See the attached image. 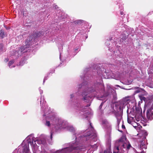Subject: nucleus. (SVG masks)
<instances>
[{"mask_svg": "<svg viewBox=\"0 0 153 153\" xmlns=\"http://www.w3.org/2000/svg\"><path fill=\"white\" fill-rule=\"evenodd\" d=\"M120 14L121 15H123V12H120Z\"/></svg>", "mask_w": 153, "mask_h": 153, "instance_id": "nucleus-28", "label": "nucleus"}, {"mask_svg": "<svg viewBox=\"0 0 153 153\" xmlns=\"http://www.w3.org/2000/svg\"><path fill=\"white\" fill-rule=\"evenodd\" d=\"M90 89L92 95L95 94V96H94V97L96 96L98 100L104 101L101 103L99 106L100 109L101 108L103 104L107 100V96L111 94L114 96L115 95V91L110 85H107V91L106 92L105 91L101 77H100L99 81H97L96 83L91 87Z\"/></svg>", "mask_w": 153, "mask_h": 153, "instance_id": "nucleus-4", "label": "nucleus"}, {"mask_svg": "<svg viewBox=\"0 0 153 153\" xmlns=\"http://www.w3.org/2000/svg\"><path fill=\"white\" fill-rule=\"evenodd\" d=\"M137 90L135 91V93H137L140 92V88H139V87H137Z\"/></svg>", "mask_w": 153, "mask_h": 153, "instance_id": "nucleus-21", "label": "nucleus"}, {"mask_svg": "<svg viewBox=\"0 0 153 153\" xmlns=\"http://www.w3.org/2000/svg\"><path fill=\"white\" fill-rule=\"evenodd\" d=\"M102 123L103 124L107 125V124L108 123V122L106 120H102Z\"/></svg>", "mask_w": 153, "mask_h": 153, "instance_id": "nucleus-19", "label": "nucleus"}, {"mask_svg": "<svg viewBox=\"0 0 153 153\" xmlns=\"http://www.w3.org/2000/svg\"><path fill=\"white\" fill-rule=\"evenodd\" d=\"M82 21L81 20H77L75 21V23L77 24L81 23L82 22Z\"/></svg>", "mask_w": 153, "mask_h": 153, "instance_id": "nucleus-20", "label": "nucleus"}, {"mask_svg": "<svg viewBox=\"0 0 153 153\" xmlns=\"http://www.w3.org/2000/svg\"><path fill=\"white\" fill-rule=\"evenodd\" d=\"M122 127L123 128H125V126L123 125H122Z\"/></svg>", "mask_w": 153, "mask_h": 153, "instance_id": "nucleus-24", "label": "nucleus"}, {"mask_svg": "<svg viewBox=\"0 0 153 153\" xmlns=\"http://www.w3.org/2000/svg\"><path fill=\"white\" fill-rule=\"evenodd\" d=\"M132 148L125 135L122 136L115 144L113 153H124Z\"/></svg>", "mask_w": 153, "mask_h": 153, "instance_id": "nucleus-6", "label": "nucleus"}, {"mask_svg": "<svg viewBox=\"0 0 153 153\" xmlns=\"http://www.w3.org/2000/svg\"><path fill=\"white\" fill-rule=\"evenodd\" d=\"M85 78H85V77H84V78L83 79V80H85Z\"/></svg>", "mask_w": 153, "mask_h": 153, "instance_id": "nucleus-29", "label": "nucleus"}, {"mask_svg": "<svg viewBox=\"0 0 153 153\" xmlns=\"http://www.w3.org/2000/svg\"><path fill=\"white\" fill-rule=\"evenodd\" d=\"M5 35L4 34V31L2 30H0V37H1L2 38H4L5 37Z\"/></svg>", "mask_w": 153, "mask_h": 153, "instance_id": "nucleus-16", "label": "nucleus"}, {"mask_svg": "<svg viewBox=\"0 0 153 153\" xmlns=\"http://www.w3.org/2000/svg\"><path fill=\"white\" fill-rule=\"evenodd\" d=\"M128 123L130 124H131V122L128 117Z\"/></svg>", "mask_w": 153, "mask_h": 153, "instance_id": "nucleus-22", "label": "nucleus"}, {"mask_svg": "<svg viewBox=\"0 0 153 153\" xmlns=\"http://www.w3.org/2000/svg\"><path fill=\"white\" fill-rule=\"evenodd\" d=\"M80 77H81V78H82V76H81Z\"/></svg>", "mask_w": 153, "mask_h": 153, "instance_id": "nucleus-33", "label": "nucleus"}, {"mask_svg": "<svg viewBox=\"0 0 153 153\" xmlns=\"http://www.w3.org/2000/svg\"><path fill=\"white\" fill-rule=\"evenodd\" d=\"M54 7H55V8L56 9L57 8V6L56 5H55L54 6Z\"/></svg>", "mask_w": 153, "mask_h": 153, "instance_id": "nucleus-26", "label": "nucleus"}, {"mask_svg": "<svg viewBox=\"0 0 153 153\" xmlns=\"http://www.w3.org/2000/svg\"><path fill=\"white\" fill-rule=\"evenodd\" d=\"M85 83H83L81 85H78V88H84V89L82 94V100L86 102H88V104L84 107L83 106H81V105L79 103L78 100H75L73 102V105L74 107L76 109H78L80 111L79 112L80 115H83V117L84 118H89L92 115L91 112L88 111L89 110L88 107L89 106L92 101L93 97L94 95H92V93L91 92L90 88V86L88 85H87V83L85 85Z\"/></svg>", "mask_w": 153, "mask_h": 153, "instance_id": "nucleus-3", "label": "nucleus"}, {"mask_svg": "<svg viewBox=\"0 0 153 153\" xmlns=\"http://www.w3.org/2000/svg\"><path fill=\"white\" fill-rule=\"evenodd\" d=\"M130 101V100L128 98H126L120 101L118 104L115 105L114 109L117 112L115 116L117 120L118 125H119L122 120V113L123 109L125 108Z\"/></svg>", "mask_w": 153, "mask_h": 153, "instance_id": "nucleus-8", "label": "nucleus"}, {"mask_svg": "<svg viewBox=\"0 0 153 153\" xmlns=\"http://www.w3.org/2000/svg\"><path fill=\"white\" fill-rule=\"evenodd\" d=\"M14 60H11L8 63V66L10 68H11L15 67V65L14 64Z\"/></svg>", "mask_w": 153, "mask_h": 153, "instance_id": "nucleus-13", "label": "nucleus"}, {"mask_svg": "<svg viewBox=\"0 0 153 153\" xmlns=\"http://www.w3.org/2000/svg\"><path fill=\"white\" fill-rule=\"evenodd\" d=\"M147 143H146V137L143 138V140L141 142L140 145V148L141 149H143V152H141V153H145V152L144 150H146L147 148Z\"/></svg>", "mask_w": 153, "mask_h": 153, "instance_id": "nucleus-9", "label": "nucleus"}, {"mask_svg": "<svg viewBox=\"0 0 153 153\" xmlns=\"http://www.w3.org/2000/svg\"><path fill=\"white\" fill-rule=\"evenodd\" d=\"M116 86H117V87H120L119 85H116Z\"/></svg>", "mask_w": 153, "mask_h": 153, "instance_id": "nucleus-30", "label": "nucleus"}, {"mask_svg": "<svg viewBox=\"0 0 153 153\" xmlns=\"http://www.w3.org/2000/svg\"><path fill=\"white\" fill-rule=\"evenodd\" d=\"M76 95V93L71 94L70 95V98L71 99H72L74 98L75 99V97Z\"/></svg>", "mask_w": 153, "mask_h": 153, "instance_id": "nucleus-18", "label": "nucleus"}, {"mask_svg": "<svg viewBox=\"0 0 153 153\" xmlns=\"http://www.w3.org/2000/svg\"><path fill=\"white\" fill-rule=\"evenodd\" d=\"M79 50V48H78L77 49H75V51H78V50Z\"/></svg>", "mask_w": 153, "mask_h": 153, "instance_id": "nucleus-27", "label": "nucleus"}, {"mask_svg": "<svg viewBox=\"0 0 153 153\" xmlns=\"http://www.w3.org/2000/svg\"><path fill=\"white\" fill-rule=\"evenodd\" d=\"M100 153H112L111 151V149L110 148L107 149L103 152H100Z\"/></svg>", "mask_w": 153, "mask_h": 153, "instance_id": "nucleus-15", "label": "nucleus"}, {"mask_svg": "<svg viewBox=\"0 0 153 153\" xmlns=\"http://www.w3.org/2000/svg\"><path fill=\"white\" fill-rule=\"evenodd\" d=\"M146 115L148 119L153 120V108H151L149 109L147 112Z\"/></svg>", "mask_w": 153, "mask_h": 153, "instance_id": "nucleus-11", "label": "nucleus"}, {"mask_svg": "<svg viewBox=\"0 0 153 153\" xmlns=\"http://www.w3.org/2000/svg\"><path fill=\"white\" fill-rule=\"evenodd\" d=\"M124 39H126V38L125 37H124V38H123Z\"/></svg>", "mask_w": 153, "mask_h": 153, "instance_id": "nucleus-32", "label": "nucleus"}, {"mask_svg": "<svg viewBox=\"0 0 153 153\" xmlns=\"http://www.w3.org/2000/svg\"><path fill=\"white\" fill-rule=\"evenodd\" d=\"M40 105L41 111L44 113L43 116H46V120L45 125L49 127H52L51 132V138L52 140V136L54 132H59L62 129L64 128L74 133L76 129L72 126L58 117L54 113L52 112L51 108H48L46 104V102L44 100V97L41 96L40 98Z\"/></svg>", "mask_w": 153, "mask_h": 153, "instance_id": "nucleus-2", "label": "nucleus"}, {"mask_svg": "<svg viewBox=\"0 0 153 153\" xmlns=\"http://www.w3.org/2000/svg\"><path fill=\"white\" fill-rule=\"evenodd\" d=\"M47 78L46 77H45L44 79V80H43V83H44L45 82V80L46 79H47Z\"/></svg>", "mask_w": 153, "mask_h": 153, "instance_id": "nucleus-23", "label": "nucleus"}, {"mask_svg": "<svg viewBox=\"0 0 153 153\" xmlns=\"http://www.w3.org/2000/svg\"><path fill=\"white\" fill-rule=\"evenodd\" d=\"M29 143L32 149H35L38 148L37 144L44 145L46 143V140L44 136H41L39 138H36L34 137L33 134H31L28 135L22 143V152L21 153H31L29 147Z\"/></svg>", "mask_w": 153, "mask_h": 153, "instance_id": "nucleus-5", "label": "nucleus"}, {"mask_svg": "<svg viewBox=\"0 0 153 153\" xmlns=\"http://www.w3.org/2000/svg\"><path fill=\"white\" fill-rule=\"evenodd\" d=\"M59 58H60V56Z\"/></svg>", "mask_w": 153, "mask_h": 153, "instance_id": "nucleus-34", "label": "nucleus"}, {"mask_svg": "<svg viewBox=\"0 0 153 153\" xmlns=\"http://www.w3.org/2000/svg\"><path fill=\"white\" fill-rule=\"evenodd\" d=\"M97 73L99 76L101 77L102 76L104 78L107 79L108 78L109 74L106 71L103 72L99 70L97 72Z\"/></svg>", "mask_w": 153, "mask_h": 153, "instance_id": "nucleus-10", "label": "nucleus"}, {"mask_svg": "<svg viewBox=\"0 0 153 153\" xmlns=\"http://www.w3.org/2000/svg\"><path fill=\"white\" fill-rule=\"evenodd\" d=\"M5 51V49L4 48L3 45L1 44L0 45V51L3 52Z\"/></svg>", "mask_w": 153, "mask_h": 153, "instance_id": "nucleus-17", "label": "nucleus"}, {"mask_svg": "<svg viewBox=\"0 0 153 153\" xmlns=\"http://www.w3.org/2000/svg\"><path fill=\"white\" fill-rule=\"evenodd\" d=\"M8 59H6L5 60V61L7 62L8 61Z\"/></svg>", "mask_w": 153, "mask_h": 153, "instance_id": "nucleus-25", "label": "nucleus"}, {"mask_svg": "<svg viewBox=\"0 0 153 153\" xmlns=\"http://www.w3.org/2000/svg\"><path fill=\"white\" fill-rule=\"evenodd\" d=\"M139 97L141 101H144L145 102H146V99L143 96L139 95Z\"/></svg>", "mask_w": 153, "mask_h": 153, "instance_id": "nucleus-14", "label": "nucleus"}, {"mask_svg": "<svg viewBox=\"0 0 153 153\" xmlns=\"http://www.w3.org/2000/svg\"><path fill=\"white\" fill-rule=\"evenodd\" d=\"M127 111L128 116H129L130 114H134L133 110L131 108H128L127 105Z\"/></svg>", "mask_w": 153, "mask_h": 153, "instance_id": "nucleus-12", "label": "nucleus"}, {"mask_svg": "<svg viewBox=\"0 0 153 153\" xmlns=\"http://www.w3.org/2000/svg\"><path fill=\"white\" fill-rule=\"evenodd\" d=\"M74 135L75 137V141L65 144L66 147L61 150L54 152L47 153L43 151L41 153H81L82 149L80 146L82 142L86 140L88 141L91 148L94 150H97L100 144L97 140L96 131L92 127L91 123L88 128L84 131H76Z\"/></svg>", "mask_w": 153, "mask_h": 153, "instance_id": "nucleus-1", "label": "nucleus"}, {"mask_svg": "<svg viewBox=\"0 0 153 153\" xmlns=\"http://www.w3.org/2000/svg\"><path fill=\"white\" fill-rule=\"evenodd\" d=\"M41 33H34L32 36H30L27 38V39L25 41L26 45L21 47V48H17L13 56H15L18 57L19 56H21L23 53H25L27 51V49L33 44V41L34 40L35 37L40 36H41Z\"/></svg>", "mask_w": 153, "mask_h": 153, "instance_id": "nucleus-7", "label": "nucleus"}, {"mask_svg": "<svg viewBox=\"0 0 153 153\" xmlns=\"http://www.w3.org/2000/svg\"><path fill=\"white\" fill-rule=\"evenodd\" d=\"M145 134H145V135H147V132H145Z\"/></svg>", "mask_w": 153, "mask_h": 153, "instance_id": "nucleus-31", "label": "nucleus"}]
</instances>
